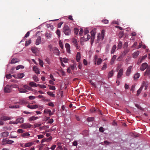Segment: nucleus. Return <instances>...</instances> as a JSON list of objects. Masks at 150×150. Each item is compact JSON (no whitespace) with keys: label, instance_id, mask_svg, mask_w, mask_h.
Wrapping results in <instances>:
<instances>
[{"label":"nucleus","instance_id":"nucleus-34","mask_svg":"<svg viewBox=\"0 0 150 150\" xmlns=\"http://www.w3.org/2000/svg\"><path fill=\"white\" fill-rule=\"evenodd\" d=\"M91 33L93 38H94L96 34L95 30V29L92 30L91 32Z\"/></svg>","mask_w":150,"mask_h":150},{"label":"nucleus","instance_id":"nucleus-63","mask_svg":"<svg viewBox=\"0 0 150 150\" xmlns=\"http://www.w3.org/2000/svg\"><path fill=\"white\" fill-rule=\"evenodd\" d=\"M30 31H28L27 32V33H26V34L25 35L24 38H27L30 35Z\"/></svg>","mask_w":150,"mask_h":150},{"label":"nucleus","instance_id":"nucleus-30","mask_svg":"<svg viewBox=\"0 0 150 150\" xmlns=\"http://www.w3.org/2000/svg\"><path fill=\"white\" fill-rule=\"evenodd\" d=\"M90 38H86L85 39H84V38H81L80 41L81 44L82 45H83V41H87Z\"/></svg>","mask_w":150,"mask_h":150},{"label":"nucleus","instance_id":"nucleus-53","mask_svg":"<svg viewBox=\"0 0 150 150\" xmlns=\"http://www.w3.org/2000/svg\"><path fill=\"white\" fill-rule=\"evenodd\" d=\"M56 33L58 37H60V32L59 30H57L56 31Z\"/></svg>","mask_w":150,"mask_h":150},{"label":"nucleus","instance_id":"nucleus-33","mask_svg":"<svg viewBox=\"0 0 150 150\" xmlns=\"http://www.w3.org/2000/svg\"><path fill=\"white\" fill-rule=\"evenodd\" d=\"M19 103L21 105H25L27 104L28 102L24 100H21L19 102Z\"/></svg>","mask_w":150,"mask_h":150},{"label":"nucleus","instance_id":"nucleus-19","mask_svg":"<svg viewBox=\"0 0 150 150\" xmlns=\"http://www.w3.org/2000/svg\"><path fill=\"white\" fill-rule=\"evenodd\" d=\"M31 50L34 53H35L38 52V50L36 47H33L31 48Z\"/></svg>","mask_w":150,"mask_h":150},{"label":"nucleus","instance_id":"nucleus-61","mask_svg":"<svg viewBox=\"0 0 150 150\" xmlns=\"http://www.w3.org/2000/svg\"><path fill=\"white\" fill-rule=\"evenodd\" d=\"M28 98L30 100L34 99L35 98V96H30L28 97Z\"/></svg>","mask_w":150,"mask_h":150},{"label":"nucleus","instance_id":"nucleus-3","mask_svg":"<svg viewBox=\"0 0 150 150\" xmlns=\"http://www.w3.org/2000/svg\"><path fill=\"white\" fill-rule=\"evenodd\" d=\"M11 87H13L12 85L9 86L8 85H6L4 88V92L5 93H9L11 91Z\"/></svg>","mask_w":150,"mask_h":150},{"label":"nucleus","instance_id":"nucleus-50","mask_svg":"<svg viewBox=\"0 0 150 150\" xmlns=\"http://www.w3.org/2000/svg\"><path fill=\"white\" fill-rule=\"evenodd\" d=\"M107 68V64L105 63H104L103 67L102 68V70H105Z\"/></svg>","mask_w":150,"mask_h":150},{"label":"nucleus","instance_id":"nucleus-4","mask_svg":"<svg viewBox=\"0 0 150 150\" xmlns=\"http://www.w3.org/2000/svg\"><path fill=\"white\" fill-rule=\"evenodd\" d=\"M14 142L13 141L8 139L6 140V139H3L2 141V144L4 145L6 144H11Z\"/></svg>","mask_w":150,"mask_h":150},{"label":"nucleus","instance_id":"nucleus-40","mask_svg":"<svg viewBox=\"0 0 150 150\" xmlns=\"http://www.w3.org/2000/svg\"><path fill=\"white\" fill-rule=\"evenodd\" d=\"M50 110H51L50 109H46L44 110V113L45 114H49L50 113Z\"/></svg>","mask_w":150,"mask_h":150},{"label":"nucleus","instance_id":"nucleus-60","mask_svg":"<svg viewBox=\"0 0 150 150\" xmlns=\"http://www.w3.org/2000/svg\"><path fill=\"white\" fill-rule=\"evenodd\" d=\"M59 46H60V47L62 48V49L63 47V46L62 45V42L61 41V40H60L59 41Z\"/></svg>","mask_w":150,"mask_h":150},{"label":"nucleus","instance_id":"nucleus-35","mask_svg":"<svg viewBox=\"0 0 150 150\" xmlns=\"http://www.w3.org/2000/svg\"><path fill=\"white\" fill-rule=\"evenodd\" d=\"M19 106L18 105H13L10 106L9 108H19Z\"/></svg>","mask_w":150,"mask_h":150},{"label":"nucleus","instance_id":"nucleus-21","mask_svg":"<svg viewBox=\"0 0 150 150\" xmlns=\"http://www.w3.org/2000/svg\"><path fill=\"white\" fill-rule=\"evenodd\" d=\"M143 85H142L141 86L140 88L139 89V90L137 91V96H139L140 94V93L142 91L143 89Z\"/></svg>","mask_w":150,"mask_h":150},{"label":"nucleus","instance_id":"nucleus-1","mask_svg":"<svg viewBox=\"0 0 150 150\" xmlns=\"http://www.w3.org/2000/svg\"><path fill=\"white\" fill-rule=\"evenodd\" d=\"M10 119V117L5 115H2L1 116H0V125H3L4 124V121L9 120Z\"/></svg>","mask_w":150,"mask_h":150},{"label":"nucleus","instance_id":"nucleus-55","mask_svg":"<svg viewBox=\"0 0 150 150\" xmlns=\"http://www.w3.org/2000/svg\"><path fill=\"white\" fill-rule=\"evenodd\" d=\"M12 76L11 74H7L6 75V77L7 79H10L11 78Z\"/></svg>","mask_w":150,"mask_h":150},{"label":"nucleus","instance_id":"nucleus-18","mask_svg":"<svg viewBox=\"0 0 150 150\" xmlns=\"http://www.w3.org/2000/svg\"><path fill=\"white\" fill-rule=\"evenodd\" d=\"M73 42L75 45L76 46V48L77 49H79V47L77 45V40L75 38H74L73 40Z\"/></svg>","mask_w":150,"mask_h":150},{"label":"nucleus","instance_id":"nucleus-7","mask_svg":"<svg viewBox=\"0 0 150 150\" xmlns=\"http://www.w3.org/2000/svg\"><path fill=\"white\" fill-rule=\"evenodd\" d=\"M33 71L37 74H40L39 69L37 67L34 66L33 67Z\"/></svg>","mask_w":150,"mask_h":150},{"label":"nucleus","instance_id":"nucleus-28","mask_svg":"<svg viewBox=\"0 0 150 150\" xmlns=\"http://www.w3.org/2000/svg\"><path fill=\"white\" fill-rule=\"evenodd\" d=\"M116 48V45H114L113 46L112 48V49L111 51V54H113L115 52V50Z\"/></svg>","mask_w":150,"mask_h":150},{"label":"nucleus","instance_id":"nucleus-10","mask_svg":"<svg viewBox=\"0 0 150 150\" xmlns=\"http://www.w3.org/2000/svg\"><path fill=\"white\" fill-rule=\"evenodd\" d=\"M76 58L77 61L79 62L81 59V54L80 52H78L77 53Z\"/></svg>","mask_w":150,"mask_h":150},{"label":"nucleus","instance_id":"nucleus-41","mask_svg":"<svg viewBox=\"0 0 150 150\" xmlns=\"http://www.w3.org/2000/svg\"><path fill=\"white\" fill-rule=\"evenodd\" d=\"M33 79L35 81L37 82L39 81L38 79L37 76L34 75L33 77Z\"/></svg>","mask_w":150,"mask_h":150},{"label":"nucleus","instance_id":"nucleus-17","mask_svg":"<svg viewBox=\"0 0 150 150\" xmlns=\"http://www.w3.org/2000/svg\"><path fill=\"white\" fill-rule=\"evenodd\" d=\"M38 118V117H35L34 116L30 117L28 119L29 121H34L35 120Z\"/></svg>","mask_w":150,"mask_h":150},{"label":"nucleus","instance_id":"nucleus-44","mask_svg":"<svg viewBox=\"0 0 150 150\" xmlns=\"http://www.w3.org/2000/svg\"><path fill=\"white\" fill-rule=\"evenodd\" d=\"M122 47V43L120 41H119L118 45V49H120Z\"/></svg>","mask_w":150,"mask_h":150},{"label":"nucleus","instance_id":"nucleus-12","mask_svg":"<svg viewBox=\"0 0 150 150\" xmlns=\"http://www.w3.org/2000/svg\"><path fill=\"white\" fill-rule=\"evenodd\" d=\"M117 56L116 55H115L113 56L112 57V58L111 59V61L110 62V64L111 65H112L113 64L115 61V59H116Z\"/></svg>","mask_w":150,"mask_h":150},{"label":"nucleus","instance_id":"nucleus-58","mask_svg":"<svg viewBox=\"0 0 150 150\" xmlns=\"http://www.w3.org/2000/svg\"><path fill=\"white\" fill-rule=\"evenodd\" d=\"M89 32V30L87 29L84 30V32L85 35L88 34Z\"/></svg>","mask_w":150,"mask_h":150},{"label":"nucleus","instance_id":"nucleus-5","mask_svg":"<svg viewBox=\"0 0 150 150\" xmlns=\"http://www.w3.org/2000/svg\"><path fill=\"white\" fill-rule=\"evenodd\" d=\"M148 64L146 63H143L140 67V70L142 71H144L148 67Z\"/></svg>","mask_w":150,"mask_h":150},{"label":"nucleus","instance_id":"nucleus-15","mask_svg":"<svg viewBox=\"0 0 150 150\" xmlns=\"http://www.w3.org/2000/svg\"><path fill=\"white\" fill-rule=\"evenodd\" d=\"M65 47L66 48L67 52L69 53L70 52V45L68 43H66L65 44Z\"/></svg>","mask_w":150,"mask_h":150},{"label":"nucleus","instance_id":"nucleus-64","mask_svg":"<svg viewBox=\"0 0 150 150\" xmlns=\"http://www.w3.org/2000/svg\"><path fill=\"white\" fill-rule=\"evenodd\" d=\"M37 136L38 137V138L39 139H41L44 137V136L43 135L40 134L38 135Z\"/></svg>","mask_w":150,"mask_h":150},{"label":"nucleus","instance_id":"nucleus-37","mask_svg":"<svg viewBox=\"0 0 150 150\" xmlns=\"http://www.w3.org/2000/svg\"><path fill=\"white\" fill-rule=\"evenodd\" d=\"M102 62V59L100 58H99L96 64L97 65H99Z\"/></svg>","mask_w":150,"mask_h":150},{"label":"nucleus","instance_id":"nucleus-20","mask_svg":"<svg viewBox=\"0 0 150 150\" xmlns=\"http://www.w3.org/2000/svg\"><path fill=\"white\" fill-rule=\"evenodd\" d=\"M23 87L24 88H25V89H26L28 90L32 91L33 90V89L31 88L27 85H24L23 86Z\"/></svg>","mask_w":150,"mask_h":150},{"label":"nucleus","instance_id":"nucleus-22","mask_svg":"<svg viewBox=\"0 0 150 150\" xmlns=\"http://www.w3.org/2000/svg\"><path fill=\"white\" fill-rule=\"evenodd\" d=\"M16 121L17 123L18 122L20 123H23L24 122V119L23 118L21 117L20 118H18L16 120Z\"/></svg>","mask_w":150,"mask_h":150},{"label":"nucleus","instance_id":"nucleus-16","mask_svg":"<svg viewBox=\"0 0 150 150\" xmlns=\"http://www.w3.org/2000/svg\"><path fill=\"white\" fill-rule=\"evenodd\" d=\"M139 54V52L138 51H137L135 52H134L133 54V57L134 58H136L138 56Z\"/></svg>","mask_w":150,"mask_h":150},{"label":"nucleus","instance_id":"nucleus-24","mask_svg":"<svg viewBox=\"0 0 150 150\" xmlns=\"http://www.w3.org/2000/svg\"><path fill=\"white\" fill-rule=\"evenodd\" d=\"M18 90L19 92L21 93H26L28 92L27 91L25 88H19Z\"/></svg>","mask_w":150,"mask_h":150},{"label":"nucleus","instance_id":"nucleus-46","mask_svg":"<svg viewBox=\"0 0 150 150\" xmlns=\"http://www.w3.org/2000/svg\"><path fill=\"white\" fill-rule=\"evenodd\" d=\"M37 86H39V87L41 88H46V86L44 85H40V84H38Z\"/></svg>","mask_w":150,"mask_h":150},{"label":"nucleus","instance_id":"nucleus-9","mask_svg":"<svg viewBox=\"0 0 150 150\" xmlns=\"http://www.w3.org/2000/svg\"><path fill=\"white\" fill-rule=\"evenodd\" d=\"M123 69H121L119 71L118 74L117 75V78H120L123 74Z\"/></svg>","mask_w":150,"mask_h":150},{"label":"nucleus","instance_id":"nucleus-2","mask_svg":"<svg viewBox=\"0 0 150 150\" xmlns=\"http://www.w3.org/2000/svg\"><path fill=\"white\" fill-rule=\"evenodd\" d=\"M63 31L66 35H69L71 34V30L67 25H65L63 28Z\"/></svg>","mask_w":150,"mask_h":150},{"label":"nucleus","instance_id":"nucleus-38","mask_svg":"<svg viewBox=\"0 0 150 150\" xmlns=\"http://www.w3.org/2000/svg\"><path fill=\"white\" fill-rule=\"evenodd\" d=\"M30 135L28 133H24L22 134L21 136L23 137H25L26 136H29Z\"/></svg>","mask_w":150,"mask_h":150},{"label":"nucleus","instance_id":"nucleus-42","mask_svg":"<svg viewBox=\"0 0 150 150\" xmlns=\"http://www.w3.org/2000/svg\"><path fill=\"white\" fill-rule=\"evenodd\" d=\"M94 120L93 117H89L87 118V121L89 122H92Z\"/></svg>","mask_w":150,"mask_h":150},{"label":"nucleus","instance_id":"nucleus-36","mask_svg":"<svg viewBox=\"0 0 150 150\" xmlns=\"http://www.w3.org/2000/svg\"><path fill=\"white\" fill-rule=\"evenodd\" d=\"M41 42V38H38L36 40V44L37 45H38L40 44Z\"/></svg>","mask_w":150,"mask_h":150},{"label":"nucleus","instance_id":"nucleus-14","mask_svg":"<svg viewBox=\"0 0 150 150\" xmlns=\"http://www.w3.org/2000/svg\"><path fill=\"white\" fill-rule=\"evenodd\" d=\"M150 74V66L147 67V68L146 71L144 75H149Z\"/></svg>","mask_w":150,"mask_h":150},{"label":"nucleus","instance_id":"nucleus-27","mask_svg":"<svg viewBox=\"0 0 150 150\" xmlns=\"http://www.w3.org/2000/svg\"><path fill=\"white\" fill-rule=\"evenodd\" d=\"M140 76V74L139 73L135 74L134 76V78L135 80H137Z\"/></svg>","mask_w":150,"mask_h":150},{"label":"nucleus","instance_id":"nucleus-52","mask_svg":"<svg viewBox=\"0 0 150 150\" xmlns=\"http://www.w3.org/2000/svg\"><path fill=\"white\" fill-rule=\"evenodd\" d=\"M49 88L51 90H55V86H52L51 85H50L49 86Z\"/></svg>","mask_w":150,"mask_h":150},{"label":"nucleus","instance_id":"nucleus-54","mask_svg":"<svg viewBox=\"0 0 150 150\" xmlns=\"http://www.w3.org/2000/svg\"><path fill=\"white\" fill-rule=\"evenodd\" d=\"M122 57H123V56L121 55L117 58V60L119 61H121L122 59Z\"/></svg>","mask_w":150,"mask_h":150},{"label":"nucleus","instance_id":"nucleus-56","mask_svg":"<svg viewBox=\"0 0 150 150\" xmlns=\"http://www.w3.org/2000/svg\"><path fill=\"white\" fill-rule=\"evenodd\" d=\"M83 29L81 28H80V30L79 32V35L81 36L82 35V34L83 33Z\"/></svg>","mask_w":150,"mask_h":150},{"label":"nucleus","instance_id":"nucleus-48","mask_svg":"<svg viewBox=\"0 0 150 150\" xmlns=\"http://www.w3.org/2000/svg\"><path fill=\"white\" fill-rule=\"evenodd\" d=\"M51 33H48L47 32L45 34V36L47 38L50 37L51 36Z\"/></svg>","mask_w":150,"mask_h":150},{"label":"nucleus","instance_id":"nucleus-62","mask_svg":"<svg viewBox=\"0 0 150 150\" xmlns=\"http://www.w3.org/2000/svg\"><path fill=\"white\" fill-rule=\"evenodd\" d=\"M104 143L105 144L107 145L111 144L112 143V142H108L107 141H105L104 142Z\"/></svg>","mask_w":150,"mask_h":150},{"label":"nucleus","instance_id":"nucleus-47","mask_svg":"<svg viewBox=\"0 0 150 150\" xmlns=\"http://www.w3.org/2000/svg\"><path fill=\"white\" fill-rule=\"evenodd\" d=\"M31 42V40H29L28 41H26L25 42V46H27Z\"/></svg>","mask_w":150,"mask_h":150},{"label":"nucleus","instance_id":"nucleus-29","mask_svg":"<svg viewBox=\"0 0 150 150\" xmlns=\"http://www.w3.org/2000/svg\"><path fill=\"white\" fill-rule=\"evenodd\" d=\"M33 144L34 143L33 142H29L25 144L24 146L25 147H29L33 145Z\"/></svg>","mask_w":150,"mask_h":150},{"label":"nucleus","instance_id":"nucleus-25","mask_svg":"<svg viewBox=\"0 0 150 150\" xmlns=\"http://www.w3.org/2000/svg\"><path fill=\"white\" fill-rule=\"evenodd\" d=\"M129 50L127 49H125V50L123 52L121 55L123 57H124L126 54L129 52Z\"/></svg>","mask_w":150,"mask_h":150},{"label":"nucleus","instance_id":"nucleus-11","mask_svg":"<svg viewBox=\"0 0 150 150\" xmlns=\"http://www.w3.org/2000/svg\"><path fill=\"white\" fill-rule=\"evenodd\" d=\"M132 68V67L131 66H130L128 67L126 72V75L127 76H129L130 74Z\"/></svg>","mask_w":150,"mask_h":150},{"label":"nucleus","instance_id":"nucleus-26","mask_svg":"<svg viewBox=\"0 0 150 150\" xmlns=\"http://www.w3.org/2000/svg\"><path fill=\"white\" fill-rule=\"evenodd\" d=\"M29 85L32 87H36L37 86L36 83L33 82H30L29 83Z\"/></svg>","mask_w":150,"mask_h":150},{"label":"nucleus","instance_id":"nucleus-57","mask_svg":"<svg viewBox=\"0 0 150 150\" xmlns=\"http://www.w3.org/2000/svg\"><path fill=\"white\" fill-rule=\"evenodd\" d=\"M41 125V124L36 123L34 125L35 127H38L40 126Z\"/></svg>","mask_w":150,"mask_h":150},{"label":"nucleus","instance_id":"nucleus-31","mask_svg":"<svg viewBox=\"0 0 150 150\" xmlns=\"http://www.w3.org/2000/svg\"><path fill=\"white\" fill-rule=\"evenodd\" d=\"M53 51V53L56 54H57L59 52V50L56 48H54L52 49Z\"/></svg>","mask_w":150,"mask_h":150},{"label":"nucleus","instance_id":"nucleus-13","mask_svg":"<svg viewBox=\"0 0 150 150\" xmlns=\"http://www.w3.org/2000/svg\"><path fill=\"white\" fill-rule=\"evenodd\" d=\"M24 74L23 73L18 74L17 75V78L20 79L22 78L24 76Z\"/></svg>","mask_w":150,"mask_h":150},{"label":"nucleus","instance_id":"nucleus-6","mask_svg":"<svg viewBox=\"0 0 150 150\" xmlns=\"http://www.w3.org/2000/svg\"><path fill=\"white\" fill-rule=\"evenodd\" d=\"M31 126L32 125L29 123H24L21 125V127L24 129L30 128Z\"/></svg>","mask_w":150,"mask_h":150},{"label":"nucleus","instance_id":"nucleus-59","mask_svg":"<svg viewBox=\"0 0 150 150\" xmlns=\"http://www.w3.org/2000/svg\"><path fill=\"white\" fill-rule=\"evenodd\" d=\"M105 24H107L108 23L109 21L107 19L103 20L102 21Z\"/></svg>","mask_w":150,"mask_h":150},{"label":"nucleus","instance_id":"nucleus-49","mask_svg":"<svg viewBox=\"0 0 150 150\" xmlns=\"http://www.w3.org/2000/svg\"><path fill=\"white\" fill-rule=\"evenodd\" d=\"M101 33V38H104L105 36V30H102Z\"/></svg>","mask_w":150,"mask_h":150},{"label":"nucleus","instance_id":"nucleus-43","mask_svg":"<svg viewBox=\"0 0 150 150\" xmlns=\"http://www.w3.org/2000/svg\"><path fill=\"white\" fill-rule=\"evenodd\" d=\"M79 30L78 29L76 28H75L74 29V33L75 35H77L79 32Z\"/></svg>","mask_w":150,"mask_h":150},{"label":"nucleus","instance_id":"nucleus-32","mask_svg":"<svg viewBox=\"0 0 150 150\" xmlns=\"http://www.w3.org/2000/svg\"><path fill=\"white\" fill-rule=\"evenodd\" d=\"M18 62L17 59H12L11 61V64H14Z\"/></svg>","mask_w":150,"mask_h":150},{"label":"nucleus","instance_id":"nucleus-23","mask_svg":"<svg viewBox=\"0 0 150 150\" xmlns=\"http://www.w3.org/2000/svg\"><path fill=\"white\" fill-rule=\"evenodd\" d=\"M113 70H112L111 71L109 72L108 73V78H111L113 76Z\"/></svg>","mask_w":150,"mask_h":150},{"label":"nucleus","instance_id":"nucleus-51","mask_svg":"<svg viewBox=\"0 0 150 150\" xmlns=\"http://www.w3.org/2000/svg\"><path fill=\"white\" fill-rule=\"evenodd\" d=\"M97 110L100 111L98 109L96 110L95 108H93L90 110L91 112L92 113L95 112H96Z\"/></svg>","mask_w":150,"mask_h":150},{"label":"nucleus","instance_id":"nucleus-39","mask_svg":"<svg viewBox=\"0 0 150 150\" xmlns=\"http://www.w3.org/2000/svg\"><path fill=\"white\" fill-rule=\"evenodd\" d=\"M47 94L48 95H49L50 96H52V97H55V94H53V93H52V92H51L48 91V92H47Z\"/></svg>","mask_w":150,"mask_h":150},{"label":"nucleus","instance_id":"nucleus-8","mask_svg":"<svg viewBox=\"0 0 150 150\" xmlns=\"http://www.w3.org/2000/svg\"><path fill=\"white\" fill-rule=\"evenodd\" d=\"M9 134V133L7 132H4L1 133V137H7Z\"/></svg>","mask_w":150,"mask_h":150},{"label":"nucleus","instance_id":"nucleus-45","mask_svg":"<svg viewBox=\"0 0 150 150\" xmlns=\"http://www.w3.org/2000/svg\"><path fill=\"white\" fill-rule=\"evenodd\" d=\"M39 62V64L42 67L43 65V62L42 60H41L40 59H38Z\"/></svg>","mask_w":150,"mask_h":150}]
</instances>
